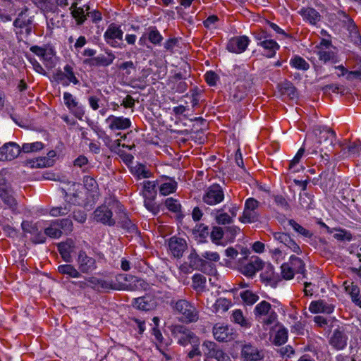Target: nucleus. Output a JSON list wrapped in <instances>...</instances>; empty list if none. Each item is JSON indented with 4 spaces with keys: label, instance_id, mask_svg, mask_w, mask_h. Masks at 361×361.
Segmentation results:
<instances>
[{
    "label": "nucleus",
    "instance_id": "nucleus-56",
    "mask_svg": "<svg viewBox=\"0 0 361 361\" xmlns=\"http://www.w3.org/2000/svg\"><path fill=\"white\" fill-rule=\"evenodd\" d=\"M22 229L24 232L34 235L38 228L37 224H32L31 221H23L21 224Z\"/></svg>",
    "mask_w": 361,
    "mask_h": 361
},
{
    "label": "nucleus",
    "instance_id": "nucleus-3",
    "mask_svg": "<svg viewBox=\"0 0 361 361\" xmlns=\"http://www.w3.org/2000/svg\"><path fill=\"white\" fill-rule=\"evenodd\" d=\"M254 315L256 319L263 326H269L277 319L276 313L272 310L269 302L263 300L258 303L254 310Z\"/></svg>",
    "mask_w": 361,
    "mask_h": 361
},
{
    "label": "nucleus",
    "instance_id": "nucleus-19",
    "mask_svg": "<svg viewBox=\"0 0 361 361\" xmlns=\"http://www.w3.org/2000/svg\"><path fill=\"white\" fill-rule=\"evenodd\" d=\"M107 56L104 55H99L85 60V63L90 66H108L111 65L115 59L114 54L109 51L106 52Z\"/></svg>",
    "mask_w": 361,
    "mask_h": 361
},
{
    "label": "nucleus",
    "instance_id": "nucleus-61",
    "mask_svg": "<svg viewBox=\"0 0 361 361\" xmlns=\"http://www.w3.org/2000/svg\"><path fill=\"white\" fill-rule=\"evenodd\" d=\"M166 207L173 212H178L180 211V204L176 200L171 197L167 198L165 201Z\"/></svg>",
    "mask_w": 361,
    "mask_h": 361
},
{
    "label": "nucleus",
    "instance_id": "nucleus-31",
    "mask_svg": "<svg viewBox=\"0 0 361 361\" xmlns=\"http://www.w3.org/2000/svg\"><path fill=\"white\" fill-rule=\"evenodd\" d=\"M202 348L204 355L207 358H213L219 349L216 343L209 341H204L202 344Z\"/></svg>",
    "mask_w": 361,
    "mask_h": 361
},
{
    "label": "nucleus",
    "instance_id": "nucleus-29",
    "mask_svg": "<svg viewBox=\"0 0 361 361\" xmlns=\"http://www.w3.org/2000/svg\"><path fill=\"white\" fill-rule=\"evenodd\" d=\"M28 11V8L25 6L22 11L18 13V18L13 22V26L16 27L23 28L25 26L32 25V18H26L25 14Z\"/></svg>",
    "mask_w": 361,
    "mask_h": 361
},
{
    "label": "nucleus",
    "instance_id": "nucleus-15",
    "mask_svg": "<svg viewBox=\"0 0 361 361\" xmlns=\"http://www.w3.org/2000/svg\"><path fill=\"white\" fill-rule=\"evenodd\" d=\"M79 270L85 274L92 272L96 269V261L94 258L87 255L85 251H80L78 257Z\"/></svg>",
    "mask_w": 361,
    "mask_h": 361
},
{
    "label": "nucleus",
    "instance_id": "nucleus-58",
    "mask_svg": "<svg viewBox=\"0 0 361 361\" xmlns=\"http://www.w3.org/2000/svg\"><path fill=\"white\" fill-rule=\"evenodd\" d=\"M84 186L89 191H95L98 187L97 181L89 176H85L83 177Z\"/></svg>",
    "mask_w": 361,
    "mask_h": 361
},
{
    "label": "nucleus",
    "instance_id": "nucleus-17",
    "mask_svg": "<svg viewBox=\"0 0 361 361\" xmlns=\"http://www.w3.org/2000/svg\"><path fill=\"white\" fill-rule=\"evenodd\" d=\"M106 122L109 123V128L111 130H126L131 126L129 118L123 116H114L113 115L109 116L106 119Z\"/></svg>",
    "mask_w": 361,
    "mask_h": 361
},
{
    "label": "nucleus",
    "instance_id": "nucleus-55",
    "mask_svg": "<svg viewBox=\"0 0 361 361\" xmlns=\"http://www.w3.org/2000/svg\"><path fill=\"white\" fill-rule=\"evenodd\" d=\"M345 290L351 295L352 300L355 302L360 301L358 298L360 293V289L357 285L351 283L350 285L345 286Z\"/></svg>",
    "mask_w": 361,
    "mask_h": 361
},
{
    "label": "nucleus",
    "instance_id": "nucleus-18",
    "mask_svg": "<svg viewBox=\"0 0 361 361\" xmlns=\"http://www.w3.org/2000/svg\"><path fill=\"white\" fill-rule=\"evenodd\" d=\"M273 237L274 240L283 244L293 252L297 254L301 253L300 246L290 238V236L288 233L282 232H275L273 233Z\"/></svg>",
    "mask_w": 361,
    "mask_h": 361
},
{
    "label": "nucleus",
    "instance_id": "nucleus-50",
    "mask_svg": "<svg viewBox=\"0 0 361 361\" xmlns=\"http://www.w3.org/2000/svg\"><path fill=\"white\" fill-rule=\"evenodd\" d=\"M143 195L145 198L154 197L156 195L155 184L151 181H145L143 183Z\"/></svg>",
    "mask_w": 361,
    "mask_h": 361
},
{
    "label": "nucleus",
    "instance_id": "nucleus-39",
    "mask_svg": "<svg viewBox=\"0 0 361 361\" xmlns=\"http://www.w3.org/2000/svg\"><path fill=\"white\" fill-rule=\"evenodd\" d=\"M63 72H64V75H65L66 79H67L66 81L63 82V85L68 86L70 82H72L74 85H77V84L79 83V80L75 77V75L74 74V72L73 71V68L71 66L66 65L64 67V71Z\"/></svg>",
    "mask_w": 361,
    "mask_h": 361
},
{
    "label": "nucleus",
    "instance_id": "nucleus-41",
    "mask_svg": "<svg viewBox=\"0 0 361 361\" xmlns=\"http://www.w3.org/2000/svg\"><path fill=\"white\" fill-rule=\"evenodd\" d=\"M192 288L197 291L203 290L205 288L206 278L200 274H195L192 276Z\"/></svg>",
    "mask_w": 361,
    "mask_h": 361
},
{
    "label": "nucleus",
    "instance_id": "nucleus-36",
    "mask_svg": "<svg viewBox=\"0 0 361 361\" xmlns=\"http://www.w3.org/2000/svg\"><path fill=\"white\" fill-rule=\"evenodd\" d=\"M290 265L291 266L294 271L300 274H305V263L300 258L295 255H291L290 257Z\"/></svg>",
    "mask_w": 361,
    "mask_h": 361
},
{
    "label": "nucleus",
    "instance_id": "nucleus-10",
    "mask_svg": "<svg viewBox=\"0 0 361 361\" xmlns=\"http://www.w3.org/2000/svg\"><path fill=\"white\" fill-rule=\"evenodd\" d=\"M264 262L257 256H252L246 263L240 265V272L247 276H254L257 271L263 268Z\"/></svg>",
    "mask_w": 361,
    "mask_h": 361
},
{
    "label": "nucleus",
    "instance_id": "nucleus-11",
    "mask_svg": "<svg viewBox=\"0 0 361 361\" xmlns=\"http://www.w3.org/2000/svg\"><path fill=\"white\" fill-rule=\"evenodd\" d=\"M118 283H113L109 281L99 280L95 278H90L89 281L92 283L97 284L103 289H113V290H124L128 288V285L121 283L122 281H128V277L123 274H119L116 276Z\"/></svg>",
    "mask_w": 361,
    "mask_h": 361
},
{
    "label": "nucleus",
    "instance_id": "nucleus-43",
    "mask_svg": "<svg viewBox=\"0 0 361 361\" xmlns=\"http://www.w3.org/2000/svg\"><path fill=\"white\" fill-rule=\"evenodd\" d=\"M148 39L154 44H159L163 40V37L156 27H149L148 29Z\"/></svg>",
    "mask_w": 361,
    "mask_h": 361
},
{
    "label": "nucleus",
    "instance_id": "nucleus-38",
    "mask_svg": "<svg viewBox=\"0 0 361 361\" xmlns=\"http://www.w3.org/2000/svg\"><path fill=\"white\" fill-rule=\"evenodd\" d=\"M290 64L296 69L307 71L310 68L309 63L301 56H295L290 61Z\"/></svg>",
    "mask_w": 361,
    "mask_h": 361
},
{
    "label": "nucleus",
    "instance_id": "nucleus-8",
    "mask_svg": "<svg viewBox=\"0 0 361 361\" xmlns=\"http://www.w3.org/2000/svg\"><path fill=\"white\" fill-rule=\"evenodd\" d=\"M224 199L222 188L218 184L209 186L202 197V201L209 205H216Z\"/></svg>",
    "mask_w": 361,
    "mask_h": 361
},
{
    "label": "nucleus",
    "instance_id": "nucleus-16",
    "mask_svg": "<svg viewBox=\"0 0 361 361\" xmlns=\"http://www.w3.org/2000/svg\"><path fill=\"white\" fill-rule=\"evenodd\" d=\"M21 149L16 142H8L0 148V159L11 160L17 157Z\"/></svg>",
    "mask_w": 361,
    "mask_h": 361
},
{
    "label": "nucleus",
    "instance_id": "nucleus-12",
    "mask_svg": "<svg viewBox=\"0 0 361 361\" xmlns=\"http://www.w3.org/2000/svg\"><path fill=\"white\" fill-rule=\"evenodd\" d=\"M348 336L343 327L336 329L330 337L329 344L336 350H341L347 345Z\"/></svg>",
    "mask_w": 361,
    "mask_h": 361
},
{
    "label": "nucleus",
    "instance_id": "nucleus-13",
    "mask_svg": "<svg viewBox=\"0 0 361 361\" xmlns=\"http://www.w3.org/2000/svg\"><path fill=\"white\" fill-rule=\"evenodd\" d=\"M241 357L244 361H259L264 357V354L251 343H246L242 346Z\"/></svg>",
    "mask_w": 361,
    "mask_h": 361
},
{
    "label": "nucleus",
    "instance_id": "nucleus-32",
    "mask_svg": "<svg viewBox=\"0 0 361 361\" xmlns=\"http://www.w3.org/2000/svg\"><path fill=\"white\" fill-rule=\"evenodd\" d=\"M246 95V87L244 85L238 84L231 92V97L235 102H239Z\"/></svg>",
    "mask_w": 361,
    "mask_h": 361
},
{
    "label": "nucleus",
    "instance_id": "nucleus-52",
    "mask_svg": "<svg viewBox=\"0 0 361 361\" xmlns=\"http://www.w3.org/2000/svg\"><path fill=\"white\" fill-rule=\"evenodd\" d=\"M44 234L52 238H59L62 235V231L57 226V225H52V221L50 226L44 229Z\"/></svg>",
    "mask_w": 361,
    "mask_h": 361
},
{
    "label": "nucleus",
    "instance_id": "nucleus-25",
    "mask_svg": "<svg viewBox=\"0 0 361 361\" xmlns=\"http://www.w3.org/2000/svg\"><path fill=\"white\" fill-rule=\"evenodd\" d=\"M257 45L264 49L263 55L268 58L274 57L276 55V51L280 48L279 44L271 39H267L265 41L257 42Z\"/></svg>",
    "mask_w": 361,
    "mask_h": 361
},
{
    "label": "nucleus",
    "instance_id": "nucleus-64",
    "mask_svg": "<svg viewBox=\"0 0 361 361\" xmlns=\"http://www.w3.org/2000/svg\"><path fill=\"white\" fill-rule=\"evenodd\" d=\"M216 221L218 224H228L232 223L233 219L227 213H220L215 217Z\"/></svg>",
    "mask_w": 361,
    "mask_h": 361
},
{
    "label": "nucleus",
    "instance_id": "nucleus-6",
    "mask_svg": "<svg viewBox=\"0 0 361 361\" xmlns=\"http://www.w3.org/2000/svg\"><path fill=\"white\" fill-rule=\"evenodd\" d=\"M172 335L178 339V343L182 345L195 342L197 337L195 334L183 325L171 326Z\"/></svg>",
    "mask_w": 361,
    "mask_h": 361
},
{
    "label": "nucleus",
    "instance_id": "nucleus-35",
    "mask_svg": "<svg viewBox=\"0 0 361 361\" xmlns=\"http://www.w3.org/2000/svg\"><path fill=\"white\" fill-rule=\"evenodd\" d=\"M58 271L62 274H67L73 278H78L80 276V272L71 264L60 265L58 267Z\"/></svg>",
    "mask_w": 361,
    "mask_h": 361
},
{
    "label": "nucleus",
    "instance_id": "nucleus-1",
    "mask_svg": "<svg viewBox=\"0 0 361 361\" xmlns=\"http://www.w3.org/2000/svg\"><path fill=\"white\" fill-rule=\"evenodd\" d=\"M116 208L118 211L123 210V206L120 203L112 199L106 200L104 203L98 206L92 214L93 221L109 226L116 225V220L113 217L112 210Z\"/></svg>",
    "mask_w": 361,
    "mask_h": 361
},
{
    "label": "nucleus",
    "instance_id": "nucleus-24",
    "mask_svg": "<svg viewBox=\"0 0 361 361\" xmlns=\"http://www.w3.org/2000/svg\"><path fill=\"white\" fill-rule=\"evenodd\" d=\"M334 310V306L327 303L324 300H320L317 301H312L311 302L310 306H309V310L312 313H326L330 314L333 312Z\"/></svg>",
    "mask_w": 361,
    "mask_h": 361
},
{
    "label": "nucleus",
    "instance_id": "nucleus-53",
    "mask_svg": "<svg viewBox=\"0 0 361 361\" xmlns=\"http://www.w3.org/2000/svg\"><path fill=\"white\" fill-rule=\"evenodd\" d=\"M70 211H71V206L68 205V204H66L63 206L52 207L50 209L49 214L52 216H59L66 215Z\"/></svg>",
    "mask_w": 361,
    "mask_h": 361
},
{
    "label": "nucleus",
    "instance_id": "nucleus-49",
    "mask_svg": "<svg viewBox=\"0 0 361 361\" xmlns=\"http://www.w3.org/2000/svg\"><path fill=\"white\" fill-rule=\"evenodd\" d=\"M288 340V331L285 328L279 329L274 337V344L276 345H281L284 344Z\"/></svg>",
    "mask_w": 361,
    "mask_h": 361
},
{
    "label": "nucleus",
    "instance_id": "nucleus-4",
    "mask_svg": "<svg viewBox=\"0 0 361 361\" xmlns=\"http://www.w3.org/2000/svg\"><path fill=\"white\" fill-rule=\"evenodd\" d=\"M0 198L12 211L17 209V202L13 196V190L10 182L0 173Z\"/></svg>",
    "mask_w": 361,
    "mask_h": 361
},
{
    "label": "nucleus",
    "instance_id": "nucleus-23",
    "mask_svg": "<svg viewBox=\"0 0 361 361\" xmlns=\"http://www.w3.org/2000/svg\"><path fill=\"white\" fill-rule=\"evenodd\" d=\"M75 243L73 240L68 239L65 242L58 244V250L61 255L63 259L66 262H72L71 252L74 251Z\"/></svg>",
    "mask_w": 361,
    "mask_h": 361
},
{
    "label": "nucleus",
    "instance_id": "nucleus-14",
    "mask_svg": "<svg viewBox=\"0 0 361 361\" xmlns=\"http://www.w3.org/2000/svg\"><path fill=\"white\" fill-rule=\"evenodd\" d=\"M249 43L250 39L245 35L235 37L228 41L226 48L230 52L240 54L246 50Z\"/></svg>",
    "mask_w": 361,
    "mask_h": 361
},
{
    "label": "nucleus",
    "instance_id": "nucleus-45",
    "mask_svg": "<svg viewBox=\"0 0 361 361\" xmlns=\"http://www.w3.org/2000/svg\"><path fill=\"white\" fill-rule=\"evenodd\" d=\"M177 188V183L173 180L162 183L159 188V192L162 195H168L173 192Z\"/></svg>",
    "mask_w": 361,
    "mask_h": 361
},
{
    "label": "nucleus",
    "instance_id": "nucleus-57",
    "mask_svg": "<svg viewBox=\"0 0 361 361\" xmlns=\"http://www.w3.org/2000/svg\"><path fill=\"white\" fill-rule=\"evenodd\" d=\"M336 233L334 234V238L340 241H350L353 238L350 232L343 229L336 230Z\"/></svg>",
    "mask_w": 361,
    "mask_h": 361
},
{
    "label": "nucleus",
    "instance_id": "nucleus-51",
    "mask_svg": "<svg viewBox=\"0 0 361 361\" xmlns=\"http://www.w3.org/2000/svg\"><path fill=\"white\" fill-rule=\"evenodd\" d=\"M288 224L293 227V228L299 234L302 235L306 238H311L312 234V233L298 224L296 221L293 219L288 221Z\"/></svg>",
    "mask_w": 361,
    "mask_h": 361
},
{
    "label": "nucleus",
    "instance_id": "nucleus-28",
    "mask_svg": "<svg viewBox=\"0 0 361 361\" xmlns=\"http://www.w3.org/2000/svg\"><path fill=\"white\" fill-rule=\"evenodd\" d=\"M78 2L73 1L70 10L71 11V15L75 19L77 24L80 25L84 23L87 16L85 13L84 8L78 7Z\"/></svg>",
    "mask_w": 361,
    "mask_h": 361
},
{
    "label": "nucleus",
    "instance_id": "nucleus-40",
    "mask_svg": "<svg viewBox=\"0 0 361 361\" xmlns=\"http://www.w3.org/2000/svg\"><path fill=\"white\" fill-rule=\"evenodd\" d=\"M231 305V302L224 298H220L216 300L213 305L214 311L216 312H225Z\"/></svg>",
    "mask_w": 361,
    "mask_h": 361
},
{
    "label": "nucleus",
    "instance_id": "nucleus-22",
    "mask_svg": "<svg viewBox=\"0 0 361 361\" xmlns=\"http://www.w3.org/2000/svg\"><path fill=\"white\" fill-rule=\"evenodd\" d=\"M315 136L317 137V143L322 144V141L327 142L330 147L333 146V144L336 140V133L331 129H322L321 127L314 130Z\"/></svg>",
    "mask_w": 361,
    "mask_h": 361
},
{
    "label": "nucleus",
    "instance_id": "nucleus-54",
    "mask_svg": "<svg viewBox=\"0 0 361 361\" xmlns=\"http://www.w3.org/2000/svg\"><path fill=\"white\" fill-rule=\"evenodd\" d=\"M360 150H361V147L355 142L352 143L348 146H345V147L343 146L342 148L343 154H345L348 156L359 154Z\"/></svg>",
    "mask_w": 361,
    "mask_h": 361
},
{
    "label": "nucleus",
    "instance_id": "nucleus-30",
    "mask_svg": "<svg viewBox=\"0 0 361 361\" xmlns=\"http://www.w3.org/2000/svg\"><path fill=\"white\" fill-rule=\"evenodd\" d=\"M30 50L37 56L41 57L44 62H49L52 58L51 49L48 51L46 47L34 45L30 48Z\"/></svg>",
    "mask_w": 361,
    "mask_h": 361
},
{
    "label": "nucleus",
    "instance_id": "nucleus-42",
    "mask_svg": "<svg viewBox=\"0 0 361 361\" xmlns=\"http://www.w3.org/2000/svg\"><path fill=\"white\" fill-rule=\"evenodd\" d=\"M190 265L194 267L195 269L202 270V267L205 264V261L203 260L200 256L197 254L195 250H193L190 256Z\"/></svg>",
    "mask_w": 361,
    "mask_h": 361
},
{
    "label": "nucleus",
    "instance_id": "nucleus-59",
    "mask_svg": "<svg viewBox=\"0 0 361 361\" xmlns=\"http://www.w3.org/2000/svg\"><path fill=\"white\" fill-rule=\"evenodd\" d=\"M281 274L283 279L288 280L291 279L294 276V270L291 267V266L288 264L285 263L283 264L281 267Z\"/></svg>",
    "mask_w": 361,
    "mask_h": 361
},
{
    "label": "nucleus",
    "instance_id": "nucleus-46",
    "mask_svg": "<svg viewBox=\"0 0 361 361\" xmlns=\"http://www.w3.org/2000/svg\"><path fill=\"white\" fill-rule=\"evenodd\" d=\"M347 27L350 32L351 37H354V42L356 44H359L361 42V37L358 35V31L357 30V27L353 20L349 18H347Z\"/></svg>",
    "mask_w": 361,
    "mask_h": 361
},
{
    "label": "nucleus",
    "instance_id": "nucleus-7",
    "mask_svg": "<svg viewBox=\"0 0 361 361\" xmlns=\"http://www.w3.org/2000/svg\"><path fill=\"white\" fill-rule=\"evenodd\" d=\"M123 32L121 29L115 24H111L106 32H104V37L106 42L111 47L114 48L122 47Z\"/></svg>",
    "mask_w": 361,
    "mask_h": 361
},
{
    "label": "nucleus",
    "instance_id": "nucleus-21",
    "mask_svg": "<svg viewBox=\"0 0 361 361\" xmlns=\"http://www.w3.org/2000/svg\"><path fill=\"white\" fill-rule=\"evenodd\" d=\"M134 305L139 310L150 311L156 308L157 301L154 296L147 295L136 298L134 302Z\"/></svg>",
    "mask_w": 361,
    "mask_h": 361
},
{
    "label": "nucleus",
    "instance_id": "nucleus-27",
    "mask_svg": "<svg viewBox=\"0 0 361 361\" xmlns=\"http://www.w3.org/2000/svg\"><path fill=\"white\" fill-rule=\"evenodd\" d=\"M299 13L312 25H316L321 20V15L313 8H302Z\"/></svg>",
    "mask_w": 361,
    "mask_h": 361
},
{
    "label": "nucleus",
    "instance_id": "nucleus-48",
    "mask_svg": "<svg viewBox=\"0 0 361 361\" xmlns=\"http://www.w3.org/2000/svg\"><path fill=\"white\" fill-rule=\"evenodd\" d=\"M240 295L244 302L249 305H253L259 299V296L257 295L249 290L241 292Z\"/></svg>",
    "mask_w": 361,
    "mask_h": 361
},
{
    "label": "nucleus",
    "instance_id": "nucleus-26",
    "mask_svg": "<svg viewBox=\"0 0 361 361\" xmlns=\"http://www.w3.org/2000/svg\"><path fill=\"white\" fill-rule=\"evenodd\" d=\"M118 212L120 213L118 224L121 225V227L131 234H137L138 233L137 226L128 218L127 214L124 212V209H123L122 211Z\"/></svg>",
    "mask_w": 361,
    "mask_h": 361
},
{
    "label": "nucleus",
    "instance_id": "nucleus-63",
    "mask_svg": "<svg viewBox=\"0 0 361 361\" xmlns=\"http://www.w3.org/2000/svg\"><path fill=\"white\" fill-rule=\"evenodd\" d=\"M63 100L68 109H73L74 106H76L78 103L73 96L69 92L63 93Z\"/></svg>",
    "mask_w": 361,
    "mask_h": 361
},
{
    "label": "nucleus",
    "instance_id": "nucleus-47",
    "mask_svg": "<svg viewBox=\"0 0 361 361\" xmlns=\"http://www.w3.org/2000/svg\"><path fill=\"white\" fill-rule=\"evenodd\" d=\"M52 225H57L60 229L71 232L73 231V222L69 218L52 221Z\"/></svg>",
    "mask_w": 361,
    "mask_h": 361
},
{
    "label": "nucleus",
    "instance_id": "nucleus-37",
    "mask_svg": "<svg viewBox=\"0 0 361 361\" xmlns=\"http://www.w3.org/2000/svg\"><path fill=\"white\" fill-rule=\"evenodd\" d=\"M232 321L245 328L250 326V322L244 317L240 310H235L233 311L232 314Z\"/></svg>",
    "mask_w": 361,
    "mask_h": 361
},
{
    "label": "nucleus",
    "instance_id": "nucleus-44",
    "mask_svg": "<svg viewBox=\"0 0 361 361\" xmlns=\"http://www.w3.org/2000/svg\"><path fill=\"white\" fill-rule=\"evenodd\" d=\"M44 147V144L41 142H35L32 143H25L21 147V151L24 153L36 152Z\"/></svg>",
    "mask_w": 361,
    "mask_h": 361
},
{
    "label": "nucleus",
    "instance_id": "nucleus-20",
    "mask_svg": "<svg viewBox=\"0 0 361 361\" xmlns=\"http://www.w3.org/2000/svg\"><path fill=\"white\" fill-rule=\"evenodd\" d=\"M186 247V242L183 238L172 237L169 241V248L175 257H182Z\"/></svg>",
    "mask_w": 361,
    "mask_h": 361
},
{
    "label": "nucleus",
    "instance_id": "nucleus-5",
    "mask_svg": "<svg viewBox=\"0 0 361 361\" xmlns=\"http://www.w3.org/2000/svg\"><path fill=\"white\" fill-rule=\"evenodd\" d=\"M259 202L255 198L250 197L245 202L243 216L240 221L243 223H252L259 220L258 208Z\"/></svg>",
    "mask_w": 361,
    "mask_h": 361
},
{
    "label": "nucleus",
    "instance_id": "nucleus-34",
    "mask_svg": "<svg viewBox=\"0 0 361 361\" xmlns=\"http://www.w3.org/2000/svg\"><path fill=\"white\" fill-rule=\"evenodd\" d=\"M26 164L31 168L49 167L52 165V161L45 157H39L36 159L27 160Z\"/></svg>",
    "mask_w": 361,
    "mask_h": 361
},
{
    "label": "nucleus",
    "instance_id": "nucleus-62",
    "mask_svg": "<svg viewBox=\"0 0 361 361\" xmlns=\"http://www.w3.org/2000/svg\"><path fill=\"white\" fill-rule=\"evenodd\" d=\"M134 173L140 178H146L149 177L150 173L146 169L143 164H137L134 167Z\"/></svg>",
    "mask_w": 361,
    "mask_h": 361
},
{
    "label": "nucleus",
    "instance_id": "nucleus-60",
    "mask_svg": "<svg viewBox=\"0 0 361 361\" xmlns=\"http://www.w3.org/2000/svg\"><path fill=\"white\" fill-rule=\"evenodd\" d=\"M320 145L321 144L317 143V140L315 142H314L312 140H305L302 145V147H305V149L307 147V151L310 154H316L318 152L317 149L319 148Z\"/></svg>",
    "mask_w": 361,
    "mask_h": 361
},
{
    "label": "nucleus",
    "instance_id": "nucleus-33",
    "mask_svg": "<svg viewBox=\"0 0 361 361\" xmlns=\"http://www.w3.org/2000/svg\"><path fill=\"white\" fill-rule=\"evenodd\" d=\"M315 52L318 56L319 59L324 63H327L329 61H332L334 63L336 62V54L332 50L319 49V51H315Z\"/></svg>",
    "mask_w": 361,
    "mask_h": 361
},
{
    "label": "nucleus",
    "instance_id": "nucleus-2",
    "mask_svg": "<svg viewBox=\"0 0 361 361\" xmlns=\"http://www.w3.org/2000/svg\"><path fill=\"white\" fill-rule=\"evenodd\" d=\"M173 311L182 315V318L187 322H195L199 319V312L194 305L186 300H178L171 302Z\"/></svg>",
    "mask_w": 361,
    "mask_h": 361
},
{
    "label": "nucleus",
    "instance_id": "nucleus-9",
    "mask_svg": "<svg viewBox=\"0 0 361 361\" xmlns=\"http://www.w3.org/2000/svg\"><path fill=\"white\" fill-rule=\"evenodd\" d=\"M212 333L214 338L219 342H228L236 337L232 328L221 323H217L213 326Z\"/></svg>",
    "mask_w": 361,
    "mask_h": 361
}]
</instances>
